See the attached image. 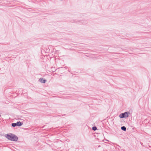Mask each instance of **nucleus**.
<instances>
[{
	"label": "nucleus",
	"mask_w": 151,
	"mask_h": 151,
	"mask_svg": "<svg viewBox=\"0 0 151 151\" xmlns=\"http://www.w3.org/2000/svg\"><path fill=\"white\" fill-rule=\"evenodd\" d=\"M5 137L11 141L16 142L18 139V137L16 135L11 133L5 134Z\"/></svg>",
	"instance_id": "obj_1"
},
{
	"label": "nucleus",
	"mask_w": 151,
	"mask_h": 151,
	"mask_svg": "<svg viewBox=\"0 0 151 151\" xmlns=\"http://www.w3.org/2000/svg\"><path fill=\"white\" fill-rule=\"evenodd\" d=\"M130 113L129 111H127L119 115V116L121 118H126L129 116L128 115Z\"/></svg>",
	"instance_id": "obj_2"
},
{
	"label": "nucleus",
	"mask_w": 151,
	"mask_h": 151,
	"mask_svg": "<svg viewBox=\"0 0 151 151\" xmlns=\"http://www.w3.org/2000/svg\"><path fill=\"white\" fill-rule=\"evenodd\" d=\"M39 81L40 82L43 83H45L47 81V80L46 79H43L42 78H40Z\"/></svg>",
	"instance_id": "obj_3"
},
{
	"label": "nucleus",
	"mask_w": 151,
	"mask_h": 151,
	"mask_svg": "<svg viewBox=\"0 0 151 151\" xmlns=\"http://www.w3.org/2000/svg\"><path fill=\"white\" fill-rule=\"evenodd\" d=\"M16 123L17 126L18 127H20L23 124V123L20 121L17 122Z\"/></svg>",
	"instance_id": "obj_4"
},
{
	"label": "nucleus",
	"mask_w": 151,
	"mask_h": 151,
	"mask_svg": "<svg viewBox=\"0 0 151 151\" xmlns=\"http://www.w3.org/2000/svg\"><path fill=\"white\" fill-rule=\"evenodd\" d=\"M121 129L123 131H125L126 130V128L125 126H123L121 127Z\"/></svg>",
	"instance_id": "obj_5"
},
{
	"label": "nucleus",
	"mask_w": 151,
	"mask_h": 151,
	"mask_svg": "<svg viewBox=\"0 0 151 151\" xmlns=\"http://www.w3.org/2000/svg\"><path fill=\"white\" fill-rule=\"evenodd\" d=\"M12 126L13 127H14L16 126H17V124L16 123H12Z\"/></svg>",
	"instance_id": "obj_6"
},
{
	"label": "nucleus",
	"mask_w": 151,
	"mask_h": 151,
	"mask_svg": "<svg viewBox=\"0 0 151 151\" xmlns=\"http://www.w3.org/2000/svg\"><path fill=\"white\" fill-rule=\"evenodd\" d=\"M92 129L93 131H96L97 129V128L96 126H94L92 127Z\"/></svg>",
	"instance_id": "obj_7"
},
{
	"label": "nucleus",
	"mask_w": 151,
	"mask_h": 151,
	"mask_svg": "<svg viewBox=\"0 0 151 151\" xmlns=\"http://www.w3.org/2000/svg\"><path fill=\"white\" fill-rule=\"evenodd\" d=\"M65 114H63V115H62V116H65Z\"/></svg>",
	"instance_id": "obj_8"
},
{
	"label": "nucleus",
	"mask_w": 151,
	"mask_h": 151,
	"mask_svg": "<svg viewBox=\"0 0 151 151\" xmlns=\"http://www.w3.org/2000/svg\"><path fill=\"white\" fill-rule=\"evenodd\" d=\"M141 144V145H142V143H140Z\"/></svg>",
	"instance_id": "obj_9"
},
{
	"label": "nucleus",
	"mask_w": 151,
	"mask_h": 151,
	"mask_svg": "<svg viewBox=\"0 0 151 151\" xmlns=\"http://www.w3.org/2000/svg\"><path fill=\"white\" fill-rule=\"evenodd\" d=\"M58 116H61L60 115H58Z\"/></svg>",
	"instance_id": "obj_10"
}]
</instances>
